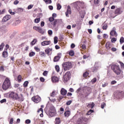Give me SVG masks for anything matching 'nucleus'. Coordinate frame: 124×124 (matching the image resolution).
<instances>
[{"label": "nucleus", "instance_id": "f257e3e1", "mask_svg": "<svg viewBox=\"0 0 124 124\" xmlns=\"http://www.w3.org/2000/svg\"><path fill=\"white\" fill-rule=\"evenodd\" d=\"M9 98L14 99V100H18V101H24L25 98L23 94L20 93L19 95L18 93L15 92H11L9 93Z\"/></svg>", "mask_w": 124, "mask_h": 124}, {"label": "nucleus", "instance_id": "f03ea898", "mask_svg": "<svg viewBox=\"0 0 124 124\" xmlns=\"http://www.w3.org/2000/svg\"><path fill=\"white\" fill-rule=\"evenodd\" d=\"M11 86V82L10 81V78H6L2 86V89L6 91L8 89H9Z\"/></svg>", "mask_w": 124, "mask_h": 124}, {"label": "nucleus", "instance_id": "7ed1b4c3", "mask_svg": "<svg viewBox=\"0 0 124 124\" xmlns=\"http://www.w3.org/2000/svg\"><path fill=\"white\" fill-rule=\"evenodd\" d=\"M62 66L65 71H67L72 68V63L69 62H64L62 64Z\"/></svg>", "mask_w": 124, "mask_h": 124}, {"label": "nucleus", "instance_id": "20e7f679", "mask_svg": "<svg viewBox=\"0 0 124 124\" xmlns=\"http://www.w3.org/2000/svg\"><path fill=\"white\" fill-rule=\"evenodd\" d=\"M112 70L115 73L116 75H120L122 73V70L120 68L119 65H114L111 66Z\"/></svg>", "mask_w": 124, "mask_h": 124}, {"label": "nucleus", "instance_id": "39448f33", "mask_svg": "<svg viewBox=\"0 0 124 124\" xmlns=\"http://www.w3.org/2000/svg\"><path fill=\"white\" fill-rule=\"evenodd\" d=\"M70 78H71V73H70V71H68L66 72L63 76V82H64V83H66L67 82H68V81L70 80Z\"/></svg>", "mask_w": 124, "mask_h": 124}, {"label": "nucleus", "instance_id": "423d86ee", "mask_svg": "<svg viewBox=\"0 0 124 124\" xmlns=\"http://www.w3.org/2000/svg\"><path fill=\"white\" fill-rule=\"evenodd\" d=\"M56 108L54 106H51L48 110V115L50 117H54L56 114Z\"/></svg>", "mask_w": 124, "mask_h": 124}, {"label": "nucleus", "instance_id": "0eeeda50", "mask_svg": "<svg viewBox=\"0 0 124 124\" xmlns=\"http://www.w3.org/2000/svg\"><path fill=\"white\" fill-rule=\"evenodd\" d=\"M88 118L85 117H81L78 120L77 123L78 124H87Z\"/></svg>", "mask_w": 124, "mask_h": 124}, {"label": "nucleus", "instance_id": "6e6552de", "mask_svg": "<svg viewBox=\"0 0 124 124\" xmlns=\"http://www.w3.org/2000/svg\"><path fill=\"white\" fill-rule=\"evenodd\" d=\"M32 101L35 102V103H38L41 101V98L38 95L33 96L31 98Z\"/></svg>", "mask_w": 124, "mask_h": 124}, {"label": "nucleus", "instance_id": "1a4fd4ad", "mask_svg": "<svg viewBox=\"0 0 124 124\" xmlns=\"http://www.w3.org/2000/svg\"><path fill=\"white\" fill-rule=\"evenodd\" d=\"M33 29L35 30V31H38L40 33H41V34H44V31L42 30V28L38 26H34L33 27Z\"/></svg>", "mask_w": 124, "mask_h": 124}, {"label": "nucleus", "instance_id": "9d476101", "mask_svg": "<svg viewBox=\"0 0 124 124\" xmlns=\"http://www.w3.org/2000/svg\"><path fill=\"white\" fill-rule=\"evenodd\" d=\"M110 35H111V36H115V37H117V36H118V34L116 31V28H113L112 31L110 32Z\"/></svg>", "mask_w": 124, "mask_h": 124}, {"label": "nucleus", "instance_id": "9b49d317", "mask_svg": "<svg viewBox=\"0 0 124 124\" xmlns=\"http://www.w3.org/2000/svg\"><path fill=\"white\" fill-rule=\"evenodd\" d=\"M61 57H62V53H58L57 56H55L54 58L53 62H59V61H60V59H61Z\"/></svg>", "mask_w": 124, "mask_h": 124}, {"label": "nucleus", "instance_id": "f8f14e48", "mask_svg": "<svg viewBox=\"0 0 124 124\" xmlns=\"http://www.w3.org/2000/svg\"><path fill=\"white\" fill-rule=\"evenodd\" d=\"M11 19V15H7L4 16L2 19V22H7L8 20H10Z\"/></svg>", "mask_w": 124, "mask_h": 124}, {"label": "nucleus", "instance_id": "ddd939ff", "mask_svg": "<svg viewBox=\"0 0 124 124\" xmlns=\"http://www.w3.org/2000/svg\"><path fill=\"white\" fill-rule=\"evenodd\" d=\"M71 7L70 6L68 5L67 6V11L65 12L66 17H69V15L68 14H71Z\"/></svg>", "mask_w": 124, "mask_h": 124}, {"label": "nucleus", "instance_id": "4468645a", "mask_svg": "<svg viewBox=\"0 0 124 124\" xmlns=\"http://www.w3.org/2000/svg\"><path fill=\"white\" fill-rule=\"evenodd\" d=\"M51 80L53 83H58L59 81V78L58 77L53 76L51 77Z\"/></svg>", "mask_w": 124, "mask_h": 124}, {"label": "nucleus", "instance_id": "2eb2a0df", "mask_svg": "<svg viewBox=\"0 0 124 124\" xmlns=\"http://www.w3.org/2000/svg\"><path fill=\"white\" fill-rule=\"evenodd\" d=\"M51 41H45L42 42V46H46V45H50Z\"/></svg>", "mask_w": 124, "mask_h": 124}, {"label": "nucleus", "instance_id": "dca6fc26", "mask_svg": "<svg viewBox=\"0 0 124 124\" xmlns=\"http://www.w3.org/2000/svg\"><path fill=\"white\" fill-rule=\"evenodd\" d=\"M122 12H123V11H122L121 8H117L115 11V14H121Z\"/></svg>", "mask_w": 124, "mask_h": 124}, {"label": "nucleus", "instance_id": "f3484780", "mask_svg": "<svg viewBox=\"0 0 124 124\" xmlns=\"http://www.w3.org/2000/svg\"><path fill=\"white\" fill-rule=\"evenodd\" d=\"M61 93L62 95H65L67 93V91L64 88H62L61 90Z\"/></svg>", "mask_w": 124, "mask_h": 124}, {"label": "nucleus", "instance_id": "a211bd4d", "mask_svg": "<svg viewBox=\"0 0 124 124\" xmlns=\"http://www.w3.org/2000/svg\"><path fill=\"white\" fill-rule=\"evenodd\" d=\"M2 56L3 58H7L8 57V52L6 50H4L2 53Z\"/></svg>", "mask_w": 124, "mask_h": 124}, {"label": "nucleus", "instance_id": "6ab92c4d", "mask_svg": "<svg viewBox=\"0 0 124 124\" xmlns=\"http://www.w3.org/2000/svg\"><path fill=\"white\" fill-rule=\"evenodd\" d=\"M62 122L61 121V118L60 117L56 118L55 119V121L54 122L55 124H60Z\"/></svg>", "mask_w": 124, "mask_h": 124}, {"label": "nucleus", "instance_id": "aec40b11", "mask_svg": "<svg viewBox=\"0 0 124 124\" xmlns=\"http://www.w3.org/2000/svg\"><path fill=\"white\" fill-rule=\"evenodd\" d=\"M53 51V49L48 48L46 49H45V52L46 53V55H49L50 52H52Z\"/></svg>", "mask_w": 124, "mask_h": 124}, {"label": "nucleus", "instance_id": "412c9836", "mask_svg": "<svg viewBox=\"0 0 124 124\" xmlns=\"http://www.w3.org/2000/svg\"><path fill=\"white\" fill-rule=\"evenodd\" d=\"M41 111V114H40V117L43 118V108H40L39 110H37V113H39Z\"/></svg>", "mask_w": 124, "mask_h": 124}, {"label": "nucleus", "instance_id": "4be33fe9", "mask_svg": "<svg viewBox=\"0 0 124 124\" xmlns=\"http://www.w3.org/2000/svg\"><path fill=\"white\" fill-rule=\"evenodd\" d=\"M64 115L65 117H69V116H70V111L69 110L66 111L64 112Z\"/></svg>", "mask_w": 124, "mask_h": 124}, {"label": "nucleus", "instance_id": "5701e85b", "mask_svg": "<svg viewBox=\"0 0 124 124\" xmlns=\"http://www.w3.org/2000/svg\"><path fill=\"white\" fill-rule=\"evenodd\" d=\"M22 79H23L22 78V76L21 75H19L17 77V82H18V83H21V82H22Z\"/></svg>", "mask_w": 124, "mask_h": 124}, {"label": "nucleus", "instance_id": "b1692460", "mask_svg": "<svg viewBox=\"0 0 124 124\" xmlns=\"http://www.w3.org/2000/svg\"><path fill=\"white\" fill-rule=\"evenodd\" d=\"M88 108H91V109H93V107H94V103H92V104H89L87 105Z\"/></svg>", "mask_w": 124, "mask_h": 124}, {"label": "nucleus", "instance_id": "393cba45", "mask_svg": "<svg viewBox=\"0 0 124 124\" xmlns=\"http://www.w3.org/2000/svg\"><path fill=\"white\" fill-rule=\"evenodd\" d=\"M97 69H98V68L95 66H94L91 68V70L93 71V72H95L97 71Z\"/></svg>", "mask_w": 124, "mask_h": 124}, {"label": "nucleus", "instance_id": "a878e982", "mask_svg": "<svg viewBox=\"0 0 124 124\" xmlns=\"http://www.w3.org/2000/svg\"><path fill=\"white\" fill-rule=\"evenodd\" d=\"M36 42H37V40L34 39L31 42V45L32 46H33V45H34L35 43H36Z\"/></svg>", "mask_w": 124, "mask_h": 124}, {"label": "nucleus", "instance_id": "bb28decb", "mask_svg": "<svg viewBox=\"0 0 124 124\" xmlns=\"http://www.w3.org/2000/svg\"><path fill=\"white\" fill-rule=\"evenodd\" d=\"M107 28H108V26H107V24L104 23L102 27L103 30H107Z\"/></svg>", "mask_w": 124, "mask_h": 124}, {"label": "nucleus", "instance_id": "cd10ccee", "mask_svg": "<svg viewBox=\"0 0 124 124\" xmlns=\"http://www.w3.org/2000/svg\"><path fill=\"white\" fill-rule=\"evenodd\" d=\"M46 4H50L52 3V0H43Z\"/></svg>", "mask_w": 124, "mask_h": 124}, {"label": "nucleus", "instance_id": "c85d7f7f", "mask_svg": "<svg viewBox=\"0 0 124 124\" xmlns=\"http://www.w3.org/2000/svg\"><path fill=\"white\" fill-rule=\"evenodd\" d=\"M4 45V43H2L0 45V51H2V50H3Z\"/></svg>", "mask_w": 124, "mask_h": 124}, {"label": "nucleus", "instance_id": "c756f323", "mask_svg": "<svg viewBox=\"0 0 124 124\" xmlns=\"http://www.w3.org/2000/svg\"><path fill=\"white\" fill-rule=\"evenodd\" d=\"M53 27H56V25H57V24H58V23H59V20L58 19H54V20H53Z\"/></svg>", "mask_w": 124, "mask_h": 124}, {"label": "nucleus", "instance_id": "7c9ffc66", "mask_svg": "<svg viewBox=\"0 0 124 124\" xmlns=\"http://www.w3.org/2000/svg\"><path fill=\"white\" fill-rule=\"evenodd\" d=\"M34 22L35 23V24H38V23L40 22V18H35Z\"/></svg>", "mask_w": 124, "mask_h": 124}, {"label": "nucleus", "instance_id": "2f4dec72", "mask_svg": "<svg viewBox=\"0 0 124 124\" xmlns=\"http://www.w3.org/2000/svg\"><path fill=\"white\" fill-rule=\"evenodd\" d=\"M57 10H61V9H62V5L60 3H58L57 4Z\"/></svg>", "mask_w": 124, "mask_h": 124}, {"label": "nucleus", "instance_id": "473e14b6", "mask_svg": "<svg viewBox=\"0 0 124 124\" xmlns=\"http://www.w3.org/2000/svg\"><path fill=\"white\" fill-rule=\"evenodd\" d=\"M92 113H93V110L90 109V110H89V111H88L87 112V113H86V115L87 116H89V115H91V114H92Z\"/></svg>", "mask_w": 124, "mask_h": 124}, {"label": "nucleus", "instance_id": "72a5a7b5", "mask_svg": "<svg viewBox=\"0 0 124 124\" xmlns=\"http://www.w3.org/2000/svg\"><path fill=\"white\" fill-rule=\"evenodd\" d=\"M29 57H33V56H35V52L32 51L29 53Z\"/></svg>", "mask_w": 124, "mask_h": 124}, {"label": "nucleus", "instance_id": "f704fd0d", "mask_svg": "<svg viewBox=\"0 0 124 124\" xmlns=\"http://www.w3.org/2000/svg\"><path fill=\"white\" fill-rule=\"evenodd\" d=\"M83 76L84 78H87V77H88V76H89V72H85L83 75Z\"/></svg>", "mask_w": 124, "mask_h": 124}, {"label": "nucleus", "instance_id": "c9c22d12", "mask_svg": "<svg viewBox=\"0 0 124 124\" xmlns=\"http://www.w3.org/2000/svg\"><path fill=\"white\" fill-rule=\"evenodd\" d=\"M74 51L73 50H70L69 52V55H70V56H71V57H73V56H74Z\"/></svg>", "mask_w": 124, "mask_h": 124}, {"label": "nucleus", "instance_id": "e433bc0d", "mask_svg": "<svg viewBox=\"0 0 124 124\" xmlns=\"http://www.w3.org/2000/svg\"><path fill=\"white\" fill-rule=\"evenodd\" d=\"M28 85H29V81H25L23 84V86H24V88H27V87H28Z\"/></svg>", "mask_w": 124, "mask_h": 124}, {"label": "nucleus", "instance_id": "4c0bfd02", "mask_svg": "<svg viewBox=\"0 0 124 124\" xmlns=\"http://www.w3.org/2000/svg\"><path fill=\"white\" fill-rule=\"evenodd\" d=\"M55 70L57 72H60V66L58 65H56L55 66Z\"/></svg>", "mask_w": 124, "mask_h": 124}, {"label": "nucleus", "instance_id": "58836bf2", "mask_svg": "<svg viewBox=\"0 0 124 124\" xmlns=\"http://www.w3.org/2000/svg\"><path fill=\"white\" fill-rule=\"evenodd\" d=\"M106 47L107 49H110V43L109 42H107L106 44Z\"/></svg>", "mask_w": 124, "mask_h": 124}, {"label": "nucleus", "instance_id": "ea45409f", "mask_svg": "<svg viewBox=\"0 0 124 124\" xmlns=\"http://www.w3.org/2000/svg\"><path fill=\"white\" fill-rule=\"evenodd\" d=\"M54 44H57L58 43V37L55 36L54 38Z\"/></svg>", "mask_w": 124, "mask_h": 124}, {"label": "nucleus", "instance_id": "a19ab883", "mask_svg": "<svg viewBox=\"0 0 124 124\" xmlns=\"http://www.w3.org/2000/svg\"><path fill=\"white\" fill-rule=\"evenodd\" d=\"M50 95L52 97H54L55 95H56V92L53 91L52 93H50Z\"/></svg>", "mask_w": 124, "mask_h": 124}, {"label": "nucleus", "instance_id": "79ce46f5", "mask_svg": "<svg viewBox=\"0 0 124 124\" xmlns=\"http://www.w3.org/2000/svg\"><path fill=\"white\" fill-rule=\"evenodd\" d=\"M105 106H106V103H102L101 105V108L102 109H104V107H105Z\"/></svg>", "mask_w": 124, "mask_h": 124}, {"label": "nucleus", "instance_id": "37998d69", "mask_svg": "<svg viewBox=\"0 0 124 124\" xmlns=\"http://www.w3.org/2000/svg\"><path fill=\"white\" fill-rule=\"evenodd\" d=\"M120 42L121 44H123L124 42V37H121L120 40Z\"/></svg>", "mask_w": 124, "mask_h": 124}, {"label": "nucleus", "instance_id": "c03bdc74", "mask_svg": "<svg viewBox=\"0 0 124 124\" xmlns=\"http://www.w3.org/2000/svg\"><path fill=\"white\" fill-rule=\"evenodd\" d=\"M39 54L41 57H44L45 56V52L41 51L39 52Z\"/></svg>", "mask_w": 124, "mask_h": 124}, {"label": "nucleus", "instance_id": "a18cd8bd", "mask_svg": "<svg viewBox=\"0 0 124 124\" xmlns=\"http://www.w3.org/2000/svg\"><path fill=\"white\" fill-rule=\"evenodd\" d=\"M34 49L36 52H40V48H38V47L34 46Z\"/></svg>", "mask_w": 124, "mask_h": 124}, {"label": "nucleus", "instance_id": "49530a36", "mask_svg": "<svg viewBox=\"0 0 124 124\" xmlns=\"http://www.w3.org/2000/svg\"><path fill=\"white\" fill-rule=\"evenodd\" d=\"M40 82H42V83L45 82V78L43 77H40Z\"/></svg>", "mask_w": 124, "mask_h": 124}, {"label": "nucleus", "instance_id": "de8ad7c7", "mask_svg": "<svg viewBox=\"0 0 124 124\" xmlns=\"http://www.w3.org/2000/svg\"><path fill=\"white\" fill-rule=\"evenodd\" d=\"M43 76H46L47 75H48V71H45L43 73Z\"/></svg>", "mask_w": 124, "mask_h": 124}, {"label": "nucleus", "instance_id": "09e8293b", "mask_svg": "<svg viewBox=\"0 0 124 124\" xmlns=\"http://www.w3.org/2000/svg\"><path fill=\"white\" fill-rule=\"evenodd\" d=\"M91 82L93 84H94L96 82V78H94L92 80Z\"/></svg>", "mask_w": 124, "mask_h": 124}, {"label": "nucleus", "instance_id": "8fccbe9b", "mask_svg": "<svg viewBox=\"0 0 124 124\" xmlns=\"http://www.w3.org/2000/svg\"><path fill=\"white\" fill-rule=\"evenodd\" d=\"M55 18L53 17H50L49 18V22H53V21H54Z\"/></svg>", "mask_w": 124, "mask_h": 124}, {"label": "nucleus", "instance_id": "3c124183", "mask_svg": "<svg viewBox=\"0 0 124 124\" xmlns=\"http://www.w3.org/2000/svg\"><path fill=\"white\" fill-rule=\"evenodd\" d=\"M72 103V101L69 100L66 103V105H70Z\"/></svg>", "mask_w": 124, "mask_h": 124}, {"label": "nucleus", "instance_id": "603ef678", "mask_svg": "<svg viewBox=\"0 0 124 124\" xmlns=\"http://www.w3.org/2000/svg\"><path fill=\"white\" fill-rule=\"evenodd\" d=\"M48 33L49 35H52V34H53V31H52V30H48Z\"/></svg>", "mask_w": 124, "mask_h": 124}, {"label": "nucleus", "instance_id": "864d4df0", "mask_svg": "<svg viewBox=\"0 0 124 124\" xmlns=\"http://www.w3.org/2000/svg\"><path fill=\"white\" fill-rule=\"evenodd\" d=\"M6 102V99H3L1 100L0 101V103H4V102Z\"/></svg>", "mask_w": 124, "mask_h": 124}, {"label": "nucleus", "instance_id": "5fc2aeb1", "mask_svg": "<svg viewBox=\"0 0 124 124\" xmlns=\"http://www.w3.org/2000/svg\"><path fill=\"white\" fill-rule=\"evenodd\" d=\"M82 49H83V50H85L86 49V48H87V47L86 46V45H82L81 46Z\"/></svg>", "mask_w": 124, "mask_h": 124}, {"label": "nucleus", "instance_id": "6e6d98bb", "mask_svg": "<svg viewBox=\"0 0 124 124\" xmlns=\"http://www.w3.org/2000/svg\"><path fill=\"white\" fill-rule=\"evenodd\" d=\"M13 122H14V119L13 118H11V119L10 120L9 124H13Z\"/></svg>", "mask_w": 124, "mask_h": 124}, {"label": "nucleus", "instance_id": "4d7b16f0", "mask_svg": "<svg viewBox=\"0 0 124 124\" xmlns=\"http://www.w3.org/2000/svg\"><path fill=\"white\" fill-rule=\"evenodd\" d=\"M25 124H31V120L30 119L26 120L25 121Z\"/></svg>", "mask_w": 124, "mask_h": 124}, {"label": "nucleus", "instance_id": "13d9d810", "mask_svg": "<svg viewBox=\"0 0 124 124\" xmlns=\"http://www.w3.org/2000/svg\"><path fill=\"white\" fill-rule=\"evenodd\" d=\"M116 41H117V38H113L111 40V42H112V43L113 42H116Z\"/></svg>", "mask_w": 124, "mask_h": 124}, {"label": "nucleus", "instance_id": "bf43d9fd", "mask_svg": "<svg viewBox=\"0 0 124 124\" xmlns=\"http://www.w3.org/2000/svg\"><path fill=\"white\" fill-rule=\"evenodd\" d=\"M115 84H117V81H116V80H112L111 82V85H115Z\"/></svg>", "mask_w": 124, "mask_h": 124}, {"label": "nucleus", "instance_id": "052dcab7", "mask_svg": "<svg viewBox=\"0 0 124 124\" xmlns=\"http://www.w3.org/2000/svg\"><path fill=\"white\" fill-rule=\"evenodd\" d=\"M94 4H98L99 3V0H94Z\"/></svg>", "mask_w": 124, "mask_h": 124}, {"label": "nucleus", "instance_id": "680f3d73", "mask_svg": "<svg viewBox=\"0 0 124 124\" xmlns=\"http://www.w3.org/2000/svg\"><path fill=\"white\" fill-rule=\"evenodd\" d=\"M4 12H5V9H3L2 11L0 10V15H1V14H3V13H4Z\"/></svg>", "mask_w": 124, "mask_h": 124}, {"label": "nucleus", "instance_id": "e2e57ef3", "mask_svg": "<svg viewBox=\"0 0 124 124\" xmlns=\"http://www.w3.org/2000/svg\"><path fill=\"white\" fill-rule=\"evenodd\" d=\"M33 7V5H29L28 6V9H31V8Z\"/></svg>", "mask_w": 124, "mask_h": 124}, {"label": "nucleus", "instance_id": "0e129e2a", "mask_svg": "<svg viewBox=\"0 0 124 124\" xmlns=\"http://www.w3.org/2000/svg\"><path fill=\"white\" fill-rule=\"evenodd\" d=\"M18 3H19V1L18 0H16L14 2V4L17 5V4H18Z\"/></svg>", "mask_w": 124, "mask_h": 124}, {"label": "nucleus", "instance_id": "69168bd1", "mask_svg": "<svg viewBox=\"0 0 124 124\" xmlns=\"http://www.w3.org/2000/svg\"><path fill=\"white\" fill-rule=\"evenodd\" d=\"M120 65H121V68H124V63L121 62Z\"/></svg>", "mask_w": 124, "mask_h": 124}, {"label": "nucleus", "instance_id": "338daca9", "mask_svg": "<svg viewBox=\"0 0 124 124\" xmlns=\"http://www.w3.org/2000/svg\"><path fill=\"white\" fill-rule=\"evenodd\" d=\"M44 25H45L44 21H42L41 23V27H44Z\"/></svg>", "mask_w": 124, "mask_h": 124}, {"label": "nucleus", "instance_id": "774afa93", "mask_svg": "<svg viewBox=\"0 0 124 124\" xmlns=\"http://www.w3.org/2000/svg\"><path fill=\"white\" fill-rule=\"evenodd\" d=\"M108 37V36L106 34H103V38H107Z\"/></svg>", "mask_w": 124, "mask_h": 124}]
</instances>
